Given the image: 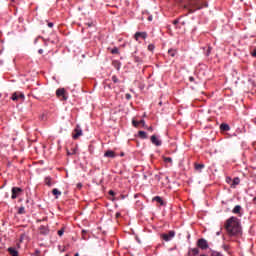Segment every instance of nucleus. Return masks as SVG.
<instances>
[{"label": "nucleus", "instance_id": "1", "mask_svg": "<svg viewBox=\"0 0 256 256\" xmlns=\"http://www.w3.org/2000/svg\"><path fill=\"white\" fill-rule=\"evenodd\" d=\"M226 230L228 235H241V224H239V219L236 217H231L228 219L226 223Z\"/></svg>", "mask_w": 256, "mask_h": 256}, {"label": "nucleus", "instance_id": "2", "mask_svg": "<svg viewBox=\"0 0 256 256\" xmlns=\"http://www.w3.org/2000/svg\"><path fill=\"white\" fill-rule=\"evenodd\" d=\"M12 101H20L23 103L25 101V94L23 92H14L11 96Z\"/></svg>", "mask_w": 256, "mask_h": 256}, {"label": "nucleus", "instance_id": "3", "mask_svg": "<svg viewBox=\"0 0 256 256\" xmlns=\"http://www.w3.org/2000/svg\"><path fill=\"white\" fill-rule=\"evenodd\" d=\"M150 141H151L152 145H155L156 147H161L163 145L161 138L157 135H152L150 137Z\"/></svg>", "mask_w": 256, "mask_h": 256}, {"label": "nucleus", "instance_id": "4", "mask_svg": "<svg viewBox=\"0 0 256 256\" xmlns=\"http://www.w3.org/2000/svg\"><path fill=\"white\" fill-rule=\"evenodd\" d=\"M190 7H195V9L190 8V13H194L197 9H201V0H192L190 2Z\"/></svg>", "mask_w": 256, "mask_h": 256}, {"label": "nucleus", "instance_id": "5", "mask_svg": "<svg viewBox=\"0 0 256 256\" xmlns=\"http://www.w3.org/2000/svg\"><path fill=\"white\" fill-rule=\"evenodd\" d=\"M197 245L200 249H209V243H207V240H205L204 238H201L197 241Z\"/></svg>", "mask_w": 256, "mask_h": 256}, {"label": "nucleus", "instance_id": "6", "mask_svg": "<svg viewBox=\"0 0 256 256\" xmlns=\"http://www.w3.org/2000/svg\"><path fill=\"white\" fill-rule=\"evenodd\" d=\"M21 193H23V189H21L20 187H13L11 198L17 199V197H19V195H21Z\"/></svg>", "mask_w": 256, "mask_h": 256}, {"label": "nucleus", "instance_id": "7", "mask_svg": "<svg viewBox=\"0 0 256 256\" xmlns=\"http://www.w3.org/2000/svg\"><path fill=\"white\" fill-rule=\"evenodd\" d=\"M175 237V231H169L168 234H162V239L164 241H171Z\"/></svg>", "mask_w": 256, "mask_h": 256}, {"label": "nucleus", "instance_id": "8", "mask_svg": "<svg viewBox=\"0 0 256 256\" xmlns=\"http://www.w3.org/2000/svg\"><path fill=\"white\" fill-rule=\"evenodd\" d=\"M134 38L136 41H139V39H147V32H136Z\"/></svg>", "mask_w": 256, "mask_h": 256}, {"label": "nucleus", "instance_id": "9", "mask_svg": "<svg viewBox=\"0 0 256 256\" xmlns=\"http://www.w3.org/2000/svg\"><path fill=\"white\" fill-rule=\"evenodd\" d=\"M81 135H83V130H81V127L77 126L73 139H78V137H81Z\"/></svg>", "mask_w": 256, "mask_h": 256}, {"label": "nucleus", "instance_id": "10", "mask_svg": "<svg viewBox=\"0 0 256 256\" xmlns=\"http://www.w3.org/2000/svg\"><path fill=\"white\" fill-rule=\"evenodd\" d=\"M104 157H109L110 159H115V152L112 150H108L104 153Z\"/></svg>", "mask_w": 256, "mask_h": 256}, {"label": "nucleus", "instance_id": "11", "mask_svg": "<svg viewBox=\"0 0 256 256\" xmlns=\"http://www.w3.org/2000/svg\"><path fill=\"white\" fill-rule=\"evenodd\" d=\"M40 234L49 235V228H47V226H40Z\"/></svg>", "mask_w": 256, "mask_h": 256}, {"label": "nucleus", "instance_id": "12", "mask_svg": "<svg viewBox=\"0 0 256 256\" xmlns=\"http://www.w3.org/2000/svg\"><path fill=\"white\" fill-rule=\"evenodd\" d=\"M8 252L10 253L11 256H19V252L17 251V249L13 247L8 248Z\"/></svg>", "mask_w": 256, "mask_h": 256}, {"label": "nucleus", "instance_id": "13", "mask_svg": "<svg viewBox=\"0 0 256 256\" xmlns=\"http://www.w3.org/2000/svg\"><path fill=\"white\" fill-rule=\"evenodd\" d=\"M56 95L58 97H63L65 95V88H59L57 91H56Z\"/></svg>", "mask_w": 256, "mask_h": 256}, {"label": "nucleus", "instance_id": "14", "mask_svg": "<svg viewBox=\"0 0 256 256\" xmlns=\"http://www.w3.org/2000/svg\"><path fill=\"white\" fill-rule=\"evenodd\" d=\"M220 129L221 131H230L231 130V127L229 126V124H221L220 125Z\"/></svg>", "mask_w": 256, "mask_h": 256}, {"label": "nucleus", "instance_id": "15", "mask_svg": "<svg viewBox=\"0 0 256 256\" xmlns=\"http://www.w3.org/2000/svg\"><path fill=\"white\" fill-rule=\"evenodd\" d=\"M138 137H140V139H147V132L139 131L138 132Z\"/></svg>", "mask_w": 256, "mask_h": 256}, {"label": "nucleus", "instance_id": "16", "mask_svg": "<svg viewBox=\"0 0 256 256\" xmlns=\"http://www.w3.org/2000/svg\"><path fill=\"white\" fill-rule=\"evenodd\" d=\"M52 193L55 195L56 199H59L60 195H61V191H59V189L54 188L52 190Z\"/></svg>", "mask_w": 256, "mask_h": 256}, {"label": "nucleus", "instance_id": "17", "mask_svg": "<svg viewBox=\"0 0 256 256\" xmlns=\"http://www.w3.org/2000/svg\"><path fill=\"white\" fill-rule=\"evenodd\" d=\"M153 201H156L157 203H160V205H165V203L163 202V199L160 196L154 197Z\"/></svg>", "mask_w": 256, "mask_h": 256}, {"label": "nucleus", "instance_id": "18", "mask_svg": "<svg viewBox=\"0 0 256 256\" xmlns=\"http://www.w3.org/2000/svg\"><path fill=\"white\" fill-rule=\"evenodd\" d=\"M164 163H170V165H173V159L171 157H163Z\"/></svg>", "mask_w": 256, "mask_h": 256}, {"label": "nucleus", "instance_id": "19", "mask_svg": "<svg viewBox=\"0 0 256 256\" xmlns=\"http://www.w3.org/2000/svg\"><path fill=\"white\" fill-rule=\"evenodd\" d=\"M195 169L196 171H201V169H205V164H196Z\"/></svg>", "mask_w": 256, "mask_h": 256}, {"label": "nucleus", "instance_id": "20", "mask_svg": "<svg viewBox=\"0 0 256 256\" xmlns=\"http://www.w3.org/2000/svg\"><path fill=\"white\" fill-rule=\"evenodd\" d=\"M240 212H241V206H239V205H236L234 207V209L232 210V213H235V214L240 213Z\"/></svg>", "mask_w": 256, "mask_h": 256}, {"label": "nucleus", "instance_id": "21", "mask_svg": "<svg viewBox=\"0 0 256 256\" xmlns=\"http://www.w3.org/2000/svg\"><path fill=\"white\" fill-rule=\"evenodd\" d=\"M168 53H169L170 57H175V55H177V50L170 49V50H168Z\"/></svg>", "mask_w": 256, "mask_h": 256}, {"label": "nucleus", "instance_id": "22", "mask_svg": "<svg viewBox=\"0 0 256 256\" xmlns=\"http://www.w3.org/2000/svg\"><path fill=\"white\" fill-rule=\"evenodd\" d=\"M111 53H112V55H117V54H119V48H117V47L112 48V49H111Z\"/></svg>", "mask_w": 256, "mask_h": 256}, {"label": "nucleus", "instance_id": "23", "mask_svg": "<svg viewBox=\"0 0 256 256\" xmlns=\"http://www.w3.org/2000/svg\"><path fill=\"white\" fill-rule=\"evenodd\" d=\"M45 183H46V185H48V187H51L53 184L51 183V178H49V177H47L46 179H45Z\"/></svg>", "mask_w": 256, "mask_h": 256}, {"label": "nucleus", "instance_id": "24", "mask_svg": "<svg viewBox=\"0 0 256 256\" xmlns=\"http://www.w3.org/2000/svg\"><path fill=\"white\" fill-rule=\"evenodd\" d=\"M18 213H19V215H23V214H25V207H20L19 209H18Z\"/></svg>", "mask_w": 256, "mask_h": 256}, {"label": "nucleus", "instance_id": "25", "mask_svg": "<svg viewBox=\"0 0 256 256\" xmlns=\"http://www.w3.org/2000/svg\"><path fill=\"white\" fill-rule=\"evenodd\" d=\"M191 252L193 255H199V248H192Z\"/></svg>", "mask_w": 256, "mask_h": 256}, {"label": "nucleus", "instance_id": "26", "mask_svg": "<svg viewBox=\"0 0 256 256\" xmlns=\"http://www.w3.org/2000/svg\"><path fill=\"white\" fill-rule=\"evenodd\" d=\"M205 55H206V57H209V55H211V47L207 48Z\"/></svg>", "mask_w": 256, "mask_h": 256}, {"label": "nucleus", "instance_id": "27", "mask_svg": "<svg viewBox=\"0 0 256 256\" xmlns=\"http://www.w3.org/2000/svg\"><path fill=\"white\" fill-rule=\"evenodd\" d=\"M240 182H241V180L239 178H235L233 180V185H239Z\"/></svg>", "mask_w": 256, "mask_h": 256}, {"label": "nucleus", "instance_id": "28", "mask_svg": "<svg viewBox=\"0 0 256 256\" xmlns=\"http://www.w3.org/2000/svg\"><path fill=\"white\" fill-rule=\"evenodd\" d=\"M211 256H223L221 252L213 251Z\"/></svg>", "mask_w": 256, "mask_h": 256}, {"label": "nucleus", "instance_id": "29", "mask_svg": "<svg viewBox=\"0 0 256 256\" xmlns=\"http://www.w3.org/2000/svg\"><path fill=\"white\" fill-rule=\"evenodd\" d=\"M63 233H65V229L62 228L58 231L59 237H63Z\"/></svg>", "mask_w": 256, "mask_h": 256}, {"label": "nucleus", "instance_id": "30", "mask_svg": "<svg viewBox=\"0 0 256 256\" xmlns=\"http://www.w3.org/2000/svg\"><path fill=\"white\" fill-rule=\"evenodd\" d=\"M154 50H155V45L150 44V45L148 46V51H154Z\"/></svg>", "mask_w": 256, "mask_h": 256}, {"label": "nucleus", "instance_id": "31", "mask_svg": "<svg viewBox=\"0 0 256 256\" xmlns=\"http://www.w3.org/2000/svg\"><path fill=\"white\" fill-rule=\"evenodd\" d=\"M113 83H119V78H117L115 75L112 76Z\"/></svg>", "mask_w": 256, "mask_h": 256}, {"label": "nucleus", "instance_id": "32", "mask_svg": "<svg viewBox=\"0 0 256 256\" xmlns=\"http://www.w3.org/2000/svg\"><path fill=\"white\" fill-rule=\"evenodd\" d=\"M115 67H116L117 71H119L121 69V64L119 62H116Z\"/></svg>", "mask_w": 256, "mask_h": 256}, {"label": "nucleus", "instance_id": "33", "mask_svg": "<svg viewBox=\"0 0 256 256\" xmlns=\"http://www.w3.org/2000/svg\"><path fill=\"white\" fill-rule=\"evenodd\" d=\"M132 125H134V127H139V121H132Z\"/></svg>", "mask_w": 256, "mask_h": 256}, {"label": "nucleus", "instance_id": "34", "mask_svg": "<svg viewBox=\"0 0 256 256\" xmlns=\"http://www.w3.org/2000/svg\"><path fill=\"white\" fill-rule=\"evenodd\" d=\"M140 123L143 125V127H145V120H140L139 125H140Z\"/></svg>", "mask_w": 256, "mask_h": 256}, {"label": "nucleus", "instance_id": "35", "mask_svg": "<svg viewBox=\"0 0 256 256\" xmlns=\"http://www.w3.org/2000/svg\"><path fill=\"white\" fill-rule=\"evenodd\" d=\"M223 249H224L225 251H228V250H229V246L224 245V246H223Z\"/></svg>", "mask_w": 256, "mask_h": 256}, {"label": "nucleus", "instance_id": "36", "mask_svg": "<svg viewBox=\"0 0 256 256\" xmlns=\"http://www.w3.org/2000/svg\"><path fill=\"white\" fill-rule=\"evenodd\" d=\"M148 21H153V15L148 16Z\"/></svg>", "mask_w": 256, "mask_h": 256}, {"label": "nucleus", "instance_id": "37", "mask_svg": "<svg viewBox=\"0 0 256 256\" xmlns=\"http://www.w3.org/2000/svg\"><path fill=\"white\" fill-rule=\"evenodd\" d=\"M179 23V20H174L173 21V25L177 26V24Z\"/></svg>", "mask_w": 256, "mask_h": 256}, {"label": "nucleus", "instance_id": "38", "mask_svg": "<svg viewBox=\"0 0 256 256\" xmlns=\"http://www.w3.org/2000/svg\"><path fill=\"white\" fill-rule=\"evenodd\" d=\"M189 81L193 82V81H195V78H193V76H190Z\"/></svg>", "mask_w": 256, "mask_h": 256}, {"label": "nucleus", "instance_id": "39", "mask_svg": "<svg viewBox=\"0 0 256 256\" xmlns=\"http://www.w3.org/2000/svg\"><path fill=\"white\" fill-rule=\"evenodd\" d=\"M53 25H54V24H53L52 22H49V23H48V27H50V28H52Z\"/></svg>", "mask_w": 256, "mask_h": 256}, {"label": "nucleus", "instance_id": "40", "mask_svg": "<svg viewBox=\"0 0 256 256\" xmlns=\"http://www.w3.org/2000/svg\"><path fill=\"white\" fill-rule=\"evenodd\" d=\"M126 99H131V94H126Z\"/></svg>", "mask_w": 256, "mask_h": 256}, {"label": "nucleus", "instance_id": "41", "mask_svg": "<svg viewBox=\"0 0 256 256\" xmlns=\"http://www.w3.org/2000/svg\"><path fill=\"white\" fill-rule=\"evenodd\" d=\"M109 195H115V192L113 190H110Z\"/></svg>", "mask_w": 256, "mask_h": 256}, {"label": "nucleus", "instance_id": "42", "mask_svg": "<svg viewBox=\"0 0 256 256\" xmlns=\"http://www.w3.org/2000/svg\"><path fill=\"white\" fill-rule=\"evenodd\" d=\"M38 53H39L40 55H42L43 49H39V50H38Z\"/></svg>", "mask_w": 256, "mask_h": 256}, {"label": "nucleus", "instance_id": "43", "mask_svg": "<svg viewBox=\"0 0 256 256\" xmlns=\"http://www.w3.org/2000/svg\"><path fill=\"white\" fill-rule=\"evenodd\" d=\"M116 217H121V213L117 212Z\"/></svg>", "mask_w": 256, "mask_h": 256}, {"label": "nucleus", "instance_id": "44", "mask_svg": "<svg viewBox=\"0 0 256 256\" xmlns=\"http://www.w3.org/2000/svg\"><path fill=\"white\" fill-rule=\"evenodd\" d=\"M253 57H256V50L252 53Z\"/></svg>", "mask_w": 256, "mask_h": 256}, {"label": "nucleus", "instance_id": "45", "mask_svg": "<svg viewBox=\"0 0 256 256\" xmlns=\"http://www.w3.org/2000/svg\"><path fill=\"white\" fill-rule=\"evenodd\" d=\"M216 235H217V236L221 235V230L218 231V232H216Z\"/></svg>", "mask_w": 256, "mask_h": 256}, {"label": "nucleus", "instance_id": "46", "mask_svg": "<svg viewBox=\"0 0 256 256\" xmlns=\"http://www.w3.org/2000/svg\"><path fill=\"white\" fill-rule=\"evenodd\" d=\"M148 131H153V127H149V128H148Z\"/></svg>", "mask_w": 256, "mask_h": 256}, {"label": "nucleus", "instance_id": "47", "mask_svg": "<svg viewBox=\"0 0 256 256\" xmlns=\"http://www.w3.org/2000/svg\"><path fill=\"white\" fill-rule=\"evenodd\" d=\"M78 187H79V188H81V187H83V185H81V184H78Z\"/></svg>", "mask_w": 256, "mask_h": 256}, {"label": "nucleus", "instance_id": "48", "mask_svg": "<svg viewBox=\"0 0 256 256\" xmlns=\"http://www.w3.org/2000/svg\"><path fill=\"white\" fill-rule=\"evenodd\" d=\"M0 65H3V61L2 60H0Z\"/></svg>", "mask_w": 256, "mask_h": 256}, {"label": "nucleus", "instance_id": "49", "mask_svg": "<svg viewBox=\"0 0 256 256\" xmlns=\"http://www.w3.org/2000/svg\"><path fill=\"white\" fill-rule=\"evenodd\" d=\"M74 256H79V253H76Z\"/></svg>", "mask_w": 256, "mask_h": 256}, {"label": "nucleus", "instance_id": "50", "mask_svg": "<svg viewBox=\"0 0 256 256\" xmlns=\"http://www.w3.org/2000/svg\"><path fill=\"white\" fill-rule=\"evenodd\" d=\"M82 233H86V231H85V230H83V231H82Z\"/></svg>", "mask_w": 256, "mask_h": 256}, {"label": "nucleus", "instance_id": "51", "mask_svg": "<svg viewBox=\"0 0 256 256\" xmlns=\"http://www.w3.org/2000/svg\"><path fill=\"white\" fill-rule=\"evenodd\" d=\"M36 253H39V250H36Z\"/></svg>", "mask_w": 256, "mask_h": 256}]
</instances>
